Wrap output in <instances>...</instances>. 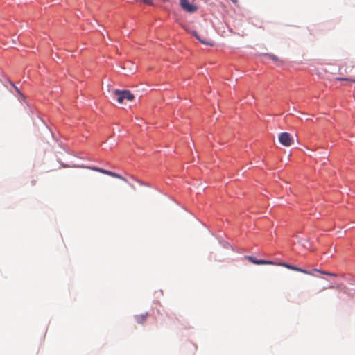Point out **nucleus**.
Here are the masks:
<instances>
[{
    "mask_svg": "<svg viewBox=\"0 0 355 355\" xmlns=\"http://www.w3.org/2000/svg\"><path fill=\"white\" fill-rule=\"evenodd\" d=\"M193 35L202 43L209 46H213V43L207 37V35L198 34L196 31H194Z\"/></svg>",
    "mask_w": 355,
    "mask_h": 355,
    "instance_id": "obj_5",
    "label": "nucleus"
},
{
    "mask_svg": "<svg viewBox=\"0 0 355 355\" xmlns=\"http://www.w3.org/2000/svg\"><path fill=\"white\" fill-rule=\"evenodd\" d=\"M279 142L285 146H290L293 143V139L288 132H282L279 135Z\"/></svg>",
    "mask_w": 355,
    "mask_h": 355,
    "instance_id": "obj_2",
    "label": "nucleus"
},
{
    "mask_svg": "<svg viewBox=\"0 0 355 355\" xmlns=\"http://www.w3.org/2000/svg\"><path fill=\"white\" fill-rule=\"evenodd\" d=\"M92 170L95 171H98V172H100V173H102L103 174H106V175H108L110 176H112V177H114V178H119V179H121L125 182H127V180L126 178L122 177L121 175L118 174V173H116L114 172H112V171H107V170H105V169H103V168H98V167H93L92 168Z\"/></svg>",
    "mask_w": 355,
    "mask_h": 355,
    "instance_id": "obj_4",
    "label": "nucleus"
},
{
    "mask_svg": "<svg viewBox=\"0 0 355 355\" xmlns=\"http://www.w3.org/2000/svg\"><path fill=\"white\" fill-rule=\"evenodd\" d=\"M279 265L282 266L284 267H286V268H288L290 270H293V268H294L293 266H291V265H289V264H287V263H279Z\"/></svg>",
    "mask_w": 355,
    "mask_h": 355,
    "instance_id": "obj_12",
    "label": "nucleus"
},
{
    "mask_svg": "<svg viewBox=\"0 0 355 355\" xmlns=\"http://www.w3.org/2000/svg\"><path fill=\"white\" fill-rule=\"evenodd\" d=\"M114 93L119 103H123L125 100L131 101L135 98V96L129 90L115 89Z\"/></svg>",
    "mask_w": 355,
    "mask_h": 355,
    "instance_id": "obj_1",
    "label": "nucleus"
},
{
    "mask_svg": "<svg viewBox=\"0 0 355 355\" xmlns=\"http://www.w3.org/2000/svg\"><path fill=\"white\" fill-rule=\"evenodd\" d=\"M293 270H295V271H298V272H302V273H304V274H306V275H314V274L313 273V272H311V271H308V270H306L302 269V268H297V267H296V266H294Z\"/></svg>",
    "mask_w": 355,
    "mask_h": 355,
    "instance_id": "obj_8",
    "label": "nucleus"
},
{
    "mask_svg": "<svg viewBox=\"0 0 355 355\" xmlns=\"http://www.w3.org/2000/svg\"><path fill=\"white\" fill-rule=\"evenodd\" d=\"M233 3H236L237 0H231Z\"/></svg>",
    "mask_w": 355,
    "mask_h": 355,
    "instance_id": "obj_15",
    "label": "nucleus"
},
{
    "mask_svg": "<svg viewBox=\"0 0 355 355\" xmlns=\"http://www.w3.org/2000/svg\"><path fill=\"white\" fill-rule=\"evenodd\" d=\"M312 272H320L321 274H324V275H329V276H334V277L336 276V274L329 272H326V271H322V270H320L318 269H313Z\"/></svg>",
    "mask_w": 355,
    "mask_h": 355,
    "instance_id": "obj_10",
    "label": "nucleus"
},
{
    "mask_svg": "<svg viewBox=\"0 0 355 355\" xmlns=\"http://www.w3.org/2000/svg\"><path fill=\"white\" fill-rule=\"evenodd\" d=\"M246 258L252 263H254V264H257V265H262V264H270V265H273L275 264L274 262L272 261H265V260H263V259H257L255 258H254L252 256H248L246 257Z\"/></svg>",
    "mask_w": 355,
    "mask_h": 355,
    "instance_id": "obj_6",
    "label": "nucleus"
},
{
    "mask_svg": "<svg viewBox=\"0 0 355 355\" xmlns=\"http://www.w3.org/2000/svg\"><path fill=\"white\" fill-rule=\"evenodd\" d=\"M336 80H347V81H351L355 83V79H348V78H336Z\"/></svg>",
    "mask_w": 355,
    "mask_h": 355,
    "instance_id": "obj_13",
    "label": "nucleus"
},
{
    "mask_svg": "<svg viewBox=\"0 0 355 355\" xmlns=\"http://www.w3.org/2000/svg\"><path fill=\"white\" fill-rule=\"evenodd\" d=\"M268 56L275 63H279V62H282L280 61V60L279 59L278 57H277L276 55H268Z\"/></svg>",
    "mask_w": 355,
    "mask_h": 355,
    "instance_id": "obj_11",
    "label": "nucleus"
},
{
    "mask_svg": "<svg viewBox=\"0 0 355 355\" xmlns=\"http://www.w3.org/2000/svg\"><path fill=\"white\" fill-rule=\"evenodd\" d=\"M334 288V286H328L327 288Z\"/></svg>",
    "mask_w": 355,
    "mask_h": 355,
    "instance_id": "obj_14",
    "label": "nucleus"
},
{
    "mask_svg": "<svg viewBox=\"0 0 355 355\" xmlns=\"http://www.w3.org/2000/svg\"><path fill=\"white\" fill-rule=\"evenodd\" d=\"M180 6L183 10L189 13L195 12L197 10L196 6L190 3L188 0H180Z\"/></svg>",
    "mask_w": 355,
    "mask_h": 355,
    "instance_id": "obj_3",
    "label": "nucleus"
},
{
    "mask_svg": "<svg viewBox=\"0 0 355 355\" xmlns=\"http://www.w3.org/2000/svg\"><path fill=\"white\" fill-rule=\"evenodd\" d=\"M147 313L135 315V320L137 323L143 324L146 319Z\"/></svg>",
    "mask_w": 355,
    "mask_h": 355,
    "instance_id": "obj_7",
    "label": "nucleus"
},
{
    "mask_svg": "<svg viewBox=\"0 0 355 355\" xmlns=\"http://www.w3.org/2000/svg\"><path fill=\"white\" fill-rule=\"evenodd\" d=\"M312 272H320L321 274H324V275H329V276H334V277L336 276V274L329 272H326V271H322V270H320L318 269H313Z\"/></svg>",
    "mask_w": 355,
    "mask_h": 355,
    "instance_id": "obj_9",
    "label": "nucleus"
}]
</instances>
